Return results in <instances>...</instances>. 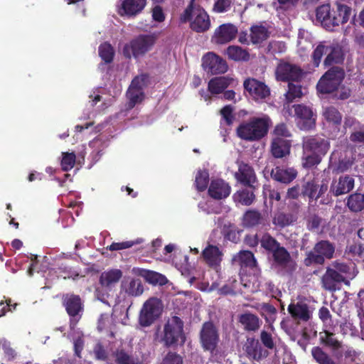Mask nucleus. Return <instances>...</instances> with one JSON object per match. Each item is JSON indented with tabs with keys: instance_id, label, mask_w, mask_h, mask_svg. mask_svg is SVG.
Wrapping results in <instances>:
<instances>
[{
	"instance_id": "30",
	"label": "nucleus",
	"mask_w": 364,
	"mask_h": 364,
	"mask_svg": "<svg viewBox=\"0 0 364 364\" xmlns=\"http://www.w3.org/2000/svg\"><path fill=\"white\" fill-rule=\"evenodd\" d=\"M264 218L256 209H250L245 212L242 218V225L247 228H252L262 224Z\"/></svg>"
},
{
	"instance_id": "6",
	"label": "nucleus",
	"mask_w": 364,
	"mask_h": 364,
	"mask_svg": "<svg viewBox=\"0 0 364 364\" xmlns=\"http://www.w3.org/2000/svg\"><path fill=\"white\" fill-rule=\"evenodd\" d=\"M62 305L69 316L70 328L74 330L83 316L84 301L78 294L66 293L62 295Z\"/></svg>"
},
{
	"instance_id": "26",
	"label": "nucleus",
	"mask_w": 364,
	"mask_h": 364,
	"mask_svg": "<svg viewBox=\"0 0 364 364\" xmlns=\"http://www.w3.org/2000/svg\"><path fill=\"white\" fill-rule=\"evenodd\" d=\"M354 178L352 176L346 175L341 176L338 181L333 182L330 191L335 196H338L349 193L354 188Z\"/></svg>"
},
{
	"instance_id": "23",
	"label": "nucleus",
	"mask_w": 364,
	"mask_h": 364,
	"mask_svg": "<svg viewBox=\"0 0 364 364\" xmlns=\"http://www.w3.org/2000/svg\"><path fill=\"white\" fill-rule=\"evenodd\" d=\"M298 175L297 171L292 167L284 168L276 166L270 173L271 178L277 182L289 184L292 182Z\"/></svg>"
},
{
	"instance_id": "27",
	"label": "nucleus",
	"mask_w": 364,
	"mask_h": 364,
	"mask_svg": "<svg viewBox=\"0 0 364 364\" xmlns=\"http://www.w3.org/2000/svg\"><path fill=\"white\" fill-rule=\"evenodd\" d=\"M232 264L241 268H254L257 265V259L254 254L250 250H240L232 257Z\"/></svg>"
},
{
	"instance_id": "9",
	"label": "nucleus",
	"mask_w": 364,
	"mask_h": 364,
	"mask_svg": "<svg viewBox=\"0 0 364 364\" xmlns=\"http://www.w3.org/2000/svg\"><path fill=\"white\" fill-rule=\"evenodd\" d=\"M163 311L160 299L151 297L146 300L140 311L139 323L142 327L152 325L161 316Z\"/></svg>"
},
{
	"instance_id": "39",
	"label": "nucleus",
	"mask_w": 364,
	"mask_h": 364,
	"mask_svg": "<svg viewBox=\"0 0 364 364\" xmlns=\"http://www.w3.org/2000/svg\"><path fill=\"white\" fill-rule=\"evenodd\" d=\"M323 64L325 66H330L333 64L341 63L343 60V55L341 49L338 46H328V53H326Z\"/></svg>"
},
{
	"instance_id": "40",
	"label": "nucleus",
	"mask_w": 364,
	"mask_h": 364,
	"mask_svg": "<svg viewBox=\"0 0 364 364\" xmlns=\"http://www.w3.org/2000/svg\"><path fill=\"white\" fill-rule=\"evenodd\" d=\"M114 327L113 318L107 314H102L100 315L97 322V330L100 332L105 331L108 336L110 338L114 337V333L112 331Z\"/></svg>"
},
{
	"instance_id": "20",
	"label": "nucleus",
	"mask_w": 364,
	"mask_h": 364,
	"mask_svg": "<svg viewBox=\"0 0 364 364\" xmlns=\"http://www.w3.org/2000/svg\"><path fill=\"white\" fill-rule=\"evenodd\" d=\"M223 253L220 249L213 245H208L202 251L201 257L205 264L211 267L216 269L220 266V263L223 260Z\"/></svg>"
},
{
	"instance_id": "29",
	"label": "nucleus",
	"mask_w": 364,
	"mask_h": 364,
	"mask_svg": "<svg viewBox=\"0 0 364 364\" xmlns=\"http://www.w3.org/2000/svg\"><path fill=\"white\" fill-rule=\"evenodd\" d=\"M238 321L246 331L255 332L260 328L262 324V321L259 318L250 312L240 314L238 317Z\"/></svg>"
},
{
	"instance_id": "18",
	"label": "nucleus",
	"mask_w": 364,
	"mask_h": 364,
	"mask_svg": "<svg viewBox=\"0 0 364 364\" xmlns=\"http://www.w3.org/2000/svg\"><path fill=\"white\" fill-rule=\"evenodd\" d=\"M237 28L232 23H223L219 26L214 32L213 38L218 44H225L236 38Z\"/></svg>"
},
{
	"instance_id": "58",
	"label": "nucleus",
	"mask_w": 364,
	"mask_h": 364,
	"mask_svg": "<svg viewBox=\"0 0 364 364\" xmlns=\"http://www.w3.org/2000/svg\"><path fill=\"white\" fill-rule=\"evenodd\" d=\"M259 338L262 344L266 348L273 350L276 348V343L272 333L266 330H262L260 332Z\"/></svg>"
},
{
	"instance_id": "32",
	"label": "nucleus",
	"mask_w": 364,
	"mask_h": 364,
	"mask_svg": "<svg viewBox=\"0 0 364 364\" xmlns=\"http://www.w3.org/2000/svg\"><path fill=\"white\" fill-rule=\"evenodd\" d=\"M331 268L336 270L337 273L338 272L340 275L349 281L350 279H353L357 274V272L355 271V264L352 262L346 263L339 261H334L332 263V267Z\"/></svg>"
},
{
	"instance_id": "47",
	"label": "nucleus",
	"mask_w": 364,
	"mask_h": 364,
	"mask_svg": "<svg viewBox=\"0 0 364 364\" xmlns=\"http://www.w3.org/2000/svg\"><path fill=\"white\" fill-rule=\"evenodd\" d=\"M296 218L291 213L280 212L273 218V223L279 228H284L293 224Z\"/></svg>"
},
{
	"instance_id": "33",
	"label": "nucleus",
	"mask_w": 364,
	"mask_h": 364,
	"mask_svg": "<svg viewBox=\"0 0 364 364\" xmlns=\"http://www.w3.org/2000/svg\"><path fill=\"white\" fill-rule=\"evenodd\" d=\"M225 53L230 60L235 62H247L250 59L249 51L239 46H229Z\"/></svg>"
},
{
	"instance_id": "52",
	"label": "nucleus",
	"mask_w": 364,
	"mask_h": 364,
	"mask_svg": "<svg viewBox=\"0 0 364 364\" xmlns=\"http://www.w3.org/2000/svg\"><path fill=\"white\" fill-rule=\"evenodd\" d=\"M125 291L129 296H140L144 291L141 281L139 279H132L126 288Z\"/></svg>"
},
{
	"instance_id": "22",
	"label": "nucleus",
	"mask_w": 364,
	"mask_h": 364,
	"mask_svg": "<svg viewBox=\"0 0 364 364\" xmlns=\"http://www.w3.org/2000/svg\"><path fill=\"white\" fill-rule=\"evenodd\" d=\"M146 4V0H121L118 14L120 16H136L142 11Z\"/></svg>"
},
{
	"instance_id": "55",
	"label": "nucleus",
	"mask_w": 364,
	"mask_h": 364,
	"mask_svg": "<svg viewBox=\"0 0 364 364\" xmlns=\"http://www.w3.org/2000/svg\"><path fill=\"white\" fill-rule=\"evenodd\" d=\"M328 53V46L323 43H319L312 53L311 58L314 67L319 66L321 60L323 55Z\"/></svg>"
},
{
	"instance_id": "12",
	"label": "nucleus",
	"mask_w": 364,
	"mask_h": 364,
	"mask_svg": "<svg viewBox=\"0 0 364 364\" xmlns=\"http://www.w3.org/2000/svg\"><path fill=\"white\" fill-rule=\"evenodd\" d=\"M245 90L255 101H262L270 95L269 87L262 81L255 78L250 77L244 81Z\"/></svg>"
},
{
	"instance_id": "34",
	"label": "nucleus",
	"mask_w": 364,
	"mask_h": 364,
	"mask_svg": "<svg viewBox=\"0 0 364 364\" xmlns=\"http://www.w3.org/2000/svg\"><path fill=\"white\" fill-rule=\"evenodd\" d=\"M232 79L225 76L215 77L210 80L208 85V91L212 95L223 93L230 85Z\"/></svg>"
},
{
	"instance_id": "2",
	"label": "nucleus",
	"mask_w": 364,
	"mask_h": 364,
	"mask_svg": "<svg viewBox=\"0 0 364 364\" xmlns=\"http://www.w3.org/2000/svg\"><path fill=\"white\" fill-rule=\"evenodd\" d=\"M328 140L318 136H304L301 141V166L305 169L316 168L330 149Z\"/></svg>"
},
{
	"instance_id": "3",
	"label": "nucleus",
	"mask_w": 364,
	"mask_h": 364,
	"mask_svg": "<svg viewBox=\"0 0 364 364\" xmlns=\"http://www.w3.org/2000/svg\"><path fill=\"white\" fill-rule=\"evenodd\" d=\"M272 120L269 116L252 117L247 122H243L237 127V136L247 141H259L267 136Z\"/></svg>"
},
{
	"instance_id": "48",
	"label": "nucleus",
	"mask_w": 364,
	"mask_h": 364,
	"mask_svg": "<svg viewBox=\"0 0 364 364\" xmlns=\"http://www.w3.org/2000/svg\"><path fill=\"white\" fill-rule=\"evenodd\" d=\"M99 55L105 63H110L113 61L114 50L110 43L105 42L102 43L98 48Z\"/></svg>"
},
{
	"instance_id": "17",
	"label": "nucleus",
	"mask_w": 364,
	"mask_h": 364,
	"mask_svg": "<svg viewBox=\"0 0 364 364\" xmlns=\"http://www.w3.org/2000/svg\"><path fill=\"white\" fill-rule=\"evenodd\" d=\"M236 181L243 186L253 187L257 183V178L254 168L248 164L241 162L238 170L234 174Z\"/></svg>"
},
{
	"instance_id": "41",
	"label": "nucleus",
	"mask_w": 364,
	"mask_h": 364,
	"mask_svg": "<svg viewBox=\"0 0 364 364\" xmlns=\"http://www.w3.org/2000/svg\"><path fill=\"white\" fill-rule=\"evenodd\" d=\"M346 205L351 212H361L364 209V194L360 193L350 194L348 197Z\"/></svg>"
},
{
	"instance_id": "1",
	"label": "nucleus",
	"mask_w": 364,
	"mask_h": 364,
	"mask_svg": "<svg viewBox=\"0 0 364 364\" xmlns=\"http://www.w3.org/2000/svg\"><path fill=\"white\" fill-rule=\"evenodd\" d=\"M244 243L255 248L259 244L264 252L269 257L272 267L282 273L291 274L295 269L290 252L270 233L248 234L244 238Z\"/></svg>"
},
{
	"instance_id": "8",
	"label": "nucleus",
	"mask_w": 364,
	"mask_h": 364,
	"mask_svg": "<svg viewBox=\"0 0 364 364\" xmlns=\"http://www.w3.org/2000/svg\"><path fill=\"white\" fill-rule=\"evenodd\" d=\"M220 342L219 330L213 321H205L203 323L200 331V343L204 351L211 355L218 352Z\"/></svg>"
},
{
	"instance_id": "59",
	"label": "nucleus",
	"mask_w": 364,
	"mask_h": 364,
	"mask_svg": "<svg viewBox=\"0 0 364 364\" xmlns=\"http://www.w3.org/2000/svg\"><path fill=\"white\" fill-rule=\"evenodd\" d=\"M114 355L115 361L117 364H136L134 358L129 355L124 349L117 350Z\"/></svg>"
},
{
	"instance_id": "35",
	"label": "nucleus",
	"mask_w": 364,
	"mask_h": 364,
	"mask_svg": "<svg viewBox=\"0 0 364 364\" xmlns=\"http://www.w3.org/2000/svg\"><path fill=\"white\" fill-rule=\"evenodd\" d=\"M139 275L149 284L153 285H165L168 282L167 278L159 272L141 269L139 270Z\"/></svg>"
},
{
	"instance_id": "50",
	"label": "nucleus",
	"mask_w": 364,
	"mask_h": 364,
	"mask_svg": "<svg viewBox=\"0 0 364 364\" xmlns=\"http://www.w3.org/2000/svg\"><path fill=\"white\" fill-rule=\"evenodd\" d=\"M209 183V173L207 170H199L196 176L195 185L199 192L204 191Z\"/></svg>"
},
{
	"instance_id": "21",
	"label": "nucleus",
	"mask_w": 364,
	"mask_h": 364,
	"mask_svg": "<svg viewBox=\"0 0 364 364\" xmlns=\"http://www.w3.org/2000/svg\"><path fill=\"white\" fill-rule=\"evenodd\" d=\"M230 192L231 187L229 183L220 178L212 180L208 188L210 197L215 200L226 198Z\"/></svg>"
},
{
	"instance_id": "7",
	"label": "nucleus",
	"mask_w": 364,
	"mask_h": 364,
	"mask_svg": "<svg viewBox=\"0 0 364 364\" xmlns=\"http://www.w3.org/2000/svg\"><path fill=\"white\" fill-rule=\"evenodd\" d=\"M345 78L343 68L337 66L331 68L318 80L317 91L321 94H331L337 90Z\"/></svg>"
},
{
	"instance_id": "43",
	"label": "nucleus",
	"mask_w": 364,
	"mask_h": 364,
	"mask_svg": "<svg viewBox=\"0 0 364 364\" xmlns=\"http://www.w3.org/2000/svg\"><path fill=\"white\" fill-rule=\"evenodd\" d=\"M241 232L242 230H240L236 225L231 223L224 225L221 231L225 240L234 243H237L240 241Z\"/></svg>"
},
{
	"instance_id": "25",
	"label": "nucleus",
	"mask_w": 364,
	"mask_h": 364,
	"mask_svg": "<svg viewBox=\"0 0 364 364\" xmlns=\"http://www.w3.org/2000/svg\"><path fill=\"white\" fill-rule=\"evenodd\" d=\"M291 141L289 139H272L269 151L275 159H283L290 154Z\"/></svg>"
},
{
	"instance_id": "4",
	"label": "nucleus",
	"mask_w": 364,
	"mask_h": 364,
	"mask_svg": "<svg viewBox=\"0 0 364 364\" xmlns=\"http://www.w3.org/2000/svg\"><path fill=\"white\" fill-rule=\"evenodd\" d=\"M183 327L184 323L181 318L171 316L165 323L159 341L166 348L176 347L180 342L183 345L186 340Z\"/></svg>"
},
{
	"instance_id": "64",
	"label": "nucleus",
	"mask_w": 364,
	"mask_h": 364,
	"mask_svg": "<svg viewBox=\"0 0 364 364\" xmlns=\"http://www.w3.org/2000/svg\"><path fill=\"white\" fill-rule=\"evenodd\" d=\"M162 364H183V358L175 352H168L163 359Z\"/></svg>"
},
{
	"instance_id": "57",
	"label": "nucleus",
	"mask_w": 364,
	"mask_h": 364,
	"mask_svg": "<svg viewBox=\"0 0 364 364\" xmlns=\"http://www.w3.org/2000/svg\"><path fill=\"white\" fill-rule=\"evenodd\" d=\"M235 0H216L213 6V11L218 14L225 13L230 10Z\"/></svg>"
},
{
	"instance_id": "31",
	"label": "nucleus",
	"mask_w": 364,
	"mask_h": 364,
	"mask_svg": "<svg viewBox=\"0 0 364 364\" xmlns=\"http://www.w3.org/2000/svg\"><path fill=\"white\" fill-rule=\"evenodd\" d=\"M122 277V272L118 269H112L102 272L100 277V284L102 287L111 288L115 285Z\"/></svg>"
},
{
	"instance_id": "38",
	"label": "nucleus",
	"mask_w": 364,
	"mask_h": 364,
	"mask_svg": "<svg viewBox=\"0 0 364 364\" xmlns=\"http://www.w3.org/2000/svg\"><path fill=\"white\" fill-rule=\"evenodd\" d=\"M319 341L324 346L337 350L342 347V341L337 339L335 334L328 331H324L319 333Z\"/></svg>"
},
{
	"instance_id": "28",
	"label": "nucleus",
	"mask_w": 364,
	"mask_h": 364,
	"mask_svg": "<svg viewBox=\"0 0 364 364\" xmlns=\"http://www.w3.org/2000/svg\"><path fill=\"white\" fill-rule=\"evenodd\" d=\"M255 190L256 186H245L234 193L233 199L236 203H239L242 205L249 206L252 205L256 199L255 194Z\"/></svg>"
},
{
	"instance_id": "46",
	"label": "nucleus",
	"mask_w": 364,
	"mask_h": 364,
	"mask_svg": "<svg viewBox=\"0 0 364 364\" xmlns=\"http://www.w3.org/2000/svg\"><path fill=\"white\" fill-rule=\"evenodd\" d=\"M323 115L325 119L335 125H340L342 121V114L337 108L329 106L324 109Z\"/></svg>"
},
{
	"instance_id": "44",
	"label": "nucleus",
	"mask_w": 364,
	"mask_h": 364,
	"mask_svg": "<svg viewBox=\"0 0 364 364\" xmlns=\"http://www.w3.org/2000/svg\"><path fill=\"white\" fill-rule=\"evenodd\" d=\"M311 355L318 364H337V363L321 347L316 346L311 349Z\"/></svg>"
},
{
	"instance_id": "14",
	"label": "nucleus",
	"mask_w": 364,
	"mask_h": 364,
	"mask_svg": "<svg viewBox=\"0 0 364 364\" xmlns=\"http://www.w3.org/2000/svg\"><path fill=\"white\" fill-rule=\"evenodd\" d=\"M287 311L292 319L298 323L308 322L312 318V311L309 305L303 300L291 302Z\"/></svg>"
},
{
	"instance_id": "13",
	"label": "nucleus",
	"mask_w": 364,
	"mask_h": 364,
	"mask_svg": "<svg viewBox=\"0 0 364 364\" xmlns=\"http://www.w3.org/2000/svg\"><path fill=\"white\" fill-rule=\"evenodd\" d=\"M322 287L331 292H335L340 290L342 284L350 286V281L337 273L336 270L331 267H327L326 272L321 277Z\"/></svg>"
},
{
	"instance_id": "24",
	"label": "nucleus",
	"mask_w": 364,
	"mask_h": 364,
	"mask_svg": "<svg viewBox=\"0 0 364 364\" xmlns=\"http://www.w3.org/2000/svg\"><path fill=\"white\" fill-rule=\"evenodd\" d=\"M336 10L332 11L331 21L328 25H331V29L341 24L347 23L351 16L352 9L350 6L341 3H336Z\"/></svg>"
},
{
	"instance_id": "56",
	"label": "nucleus",
	"mask_w": 364,
	"mask_h": 364,
	"mask_svg": "<svg viewBox=\"0 0 364 364\" xmlns=\"http://www.w3.org/2000/svg\"><path fill=\"white\" fill-rule=\"evenodd\" d=\"M76 156L74 152H63L61 160V168L64 171L71 170L75 164Z\"/></svg>"
},
{
	"instance_id": "5",
	"label": "nucleus",
	"mask_w": 364,
	"mask_h": 364,
	"mask_svg": "<svg viewBox=\"0 0 364 364\" xmlns=\"http://www.w3.org/2000/svg\"><path fill=\"white\" fill-rule=\"evenodd\" d=\"M156 41V36L154 34H140L124 46L123 55L127 59L144 56L152 49Z\"/></svg>"
},
{
	"instance_id": "51",
	"label": "nucleus",
	"mask_w": 364,
	"mask_h": 364,
	"mask_svg": "<svg viewBox=\"0 0 364 364\" xmlns=\"http://www.w3.org/2000/svg\"><path fill=\"white\" fill-rule=\"evenodd\" d=\"M291 136V133L284 122L277 124L272 132V139H288Z\"/></svg>"
},
{
	"instance_id": "16",
	"label": "nucleus",
	"mask_w": 364,
	"mask_h": 364,
	"mask_svg": "<svg viewBox=\"0 0 364 364\" xmlns=\"http://www.w3.org/2000/svg\"><path fill=\"white\" fill-rule=\"evenodd\" d=\"M203 67L212 75L225 73L228 69L227 62L213 53H208L203 57Z\"/></svg>"
},
{
	"instance_id": "53",
	"label": "nucleus",
	"mask_w": 364,
	"mask_h": 364,
	"mask_svg": "<svg viewBox=\"0 0 364 364\" xmlns=\"http://www.w3.org/2000/svg\"><path fill=\"white\" fill-rule=\"evenodd\" d=\"M325 262V259L320 254L315 250L309 251L306 253V256L304 259V264L306 267H310L313 264L321 265Z\"/></svg>"
},
{
	"instance_id": "54",
	"label": "nucleus",
	"mask_w": 364,
	"mask_h": 364,
	"mask_svg": "<svg viewBox=\"0 0 364 364\" xmlns=\"http://www.w3.org/2000/svg\"><path fill=\"white\" fill-rule=\"evenodd\" d=\"M198 6H200L199 4H196V0H190L188 6L184 9L183 13L179 16V22L181 24L188 23V21L192 19L193 13Z\"/></svg>"
},
{
	"instance_id": "45",
	"label": "nucleus",
	"mask_w": 364,
	"mask_h": 364,
	"mask_svg": "<svg viewBox=\"0 0 364 364\" xmlns=\"http://www.w3.org/2000/svg\"><path fill=\"white\" fill-rule=\"evenodd\" d=\"M318 188V185L316 181L313 179L302 185L301 194L304 197L307 196L309 198V203H311L313 200H317L316 194Z\"/></svg>"
},
{
	"instance_id": "37",
	"label": "nucleus",
	"mask_w": 364,
	"mask_h": 364,
	"mask_svg": "<svg viewBox=\"0 0 364 364\" xmlns=\"http://www.w3.org/2000/svg\"><path fill=\"white\" fill-rule=\"evenodd\" d=\"M269 36L268 29L263 26H252L250 28V41L257 45L262 43Z\"/></svg>"
},
{
	"instance_id": "49",
	"label": "nucleus",
	"mask_w": 364,
	"mask_h": 364,
	"mask_svg": "<svg viewBox=\"0 0 364 364\" xmlns=\"http://www.w3.org/2000/svg\"><path fill=\"white\" fill-rule=\"evenodd\" d=\"M127 97L129 100L127 102V107L128 109H132L136 104L143 101L144 98V91L128 88Z\"/></svg>"
},
{
	"instance_id": "15",
	"label": "nucleus",
	"mask_w": 364,
	"mask_h": 364,
	"mask_svg": "<svg viewBox=\"0 0 364 364\" xmlns=\"http://www.w3.org/2000/svg\"><path fill=\"white\" fill-rule=\"evenodd\" d=\"M188 22L190 23V28L196 33H205L211 26L210 16L202 6L194 10L192 19Z\"/></svg>"
},
{
	"instance_id": "11",
	"label": "nucleus",
	"mask_w": 364,
	"mask_h": 364,
	"mask_svg": "<svg viewBox=\"0 0 364 364\" xmlns=\"http://www.w3.org/2000/svg\"><path fill=\"white\" fill-rule=\"evenodd\" d=\"M277 79L282 82H298L303 75L302 69L295 65L287 62H281L276 68Z\"/></svg>"
},
{
	"instance_id": "63",
	"label": "nucleus",
	"mask_w": 364,
	"mask_h": 364,
	"mask_svg": "<svg viewBox=\"0 0 364 364\" xmlns=\"http://www.w3.org/2000/svg\"><path fill=\"white\" fill-rule=\"evenodd\" d=\"M333 100H345L348 99L351 95V90L349 87L344 85L341 86L340 89L336 90L332 93Z\"/></svg>"
},
{
	"instance_id": "61",
	"label": "nucleus",
	"mask_w": 364,
	"mask_h": 364,
	"mask_svg": "<svg viewBox=\"0 0 364 364\" xmlns=\"http://www.w3.org/2000/svg\"><path fill=\"white\" fill-rule=\"evenodd\" d=\"M148 77L146 75L136 76L132 81L129 88L144 91Z\"/></svg>"
},
{
	"instance_id": "36",
	"label": "nucleus",
	"mask_w": 364,
	"mask_h": 364,
	"mask_svg": "<svg viewBox=\"0 0 364 364\" xmlns=\"http://www.w3.org/2000/svg\"><path fill=\"white\" fill-rule=\"evenodd\" d=\"M332 11L328 4H322L316 9V19L320 21L326 29L331 30V25H328L331 21Z\"/></svg>"
},
{
	"instance_id": "62",
	"label": "nucleus",
	"mask_w": 364,
	"mask_h": 364,
	"mask_svg": "<svg viewBox=\"0 0 364 364\" xmlns=\"http://www.w3.org/2000/svg\"><path fill=\"white\" fill-rule=\"evenodd\" d=\"M322 218L318 215L314 214L306 219V228L309 231L314 232L318 230Z\"/></svg>"
},
{
	"instance_id": "42",
	"label": "nucleus",
	"mask_w": 364,
	"mask_h": 364,
	"mask_svg": "<svg viewBox=\"0 0 364 364\" xmlns=\"http://www.w3.org/2000/svg\"><path fill=\"white\" fill-rule=\"evenodd\" d=\"M314 250L320 254L324 259H331L335 252L334 245L328 240H321L316 242Z\"/></svg>"
},
{
	"instance_id": "60",
	"label": "nucleus",
	"mask_w": 364,
	"mask_h": 364,
	"mask_svg": "<svg viewBox=\"0 0 364 364\" xmlns=\"http://www.w3.org/2000/svg\"><path fill=\"white\" fill-rule=\"evenodd\" d=\"M285 95L287 100L289 102H292L296 97H301L302 95L301 87L289 82L288 83V91Z\"/></svg>"
},
{
	"instance_id": "19",
	"label": "nucleus",
	"mask_w": 364,
	"mask_h": 364,
	"mask_svg": "<svg viewBox=\"0 0 364 364\" xmlns=\"http://www.w3.org/2000/svg\"><path fill=\"white\" fill-rule=\"evenodd\" d=\"M247 356L253 360L259 361L268 356L269 353L264 350L259 341L255 338H247L244 345Z\"/></svg>"
},
{
	"instance_id": "10",
	"label": "nucleus",
	"mask_w": 364,
	"mask_h": 364,
	"mask_svg": "<svg viewBox=\"0 0 364 364\" xmlns=\"http://www.w3.org/2000/svg\"><path fill=\"white\" fill-rule=\"evenodd\" d=\"M296 124L301 130L310 131L316 127V114L312 108L303 104L293 105Z\"/></svg>"
}]
</instances>
